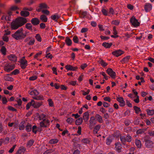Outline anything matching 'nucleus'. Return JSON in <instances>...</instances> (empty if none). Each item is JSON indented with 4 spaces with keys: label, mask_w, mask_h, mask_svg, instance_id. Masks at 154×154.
Wrapping results in <instances>:
<instances>
[{
    "label": "nucleus",
    "mask_w": 154,
    "mask_h": 154,
    "mask_svg": "<svg viewBox=\"0 0 154 154\" xmlns=\"http://www.w3.org/2000/svg\"><path fill=\"white\" fill-rule=\"evenodd\" d=\"M23 29L21 28L17 30L12 35V36L16 40H20L24 38L26 36V33L23 32Z\"/></svg>",
    "instance_id": "f257e3e1"
},
{
    "label": "nucleus",
    "mask_w": 154,
    "mask_h": 154,
    "mask_svg": "<svg viewBox=\"0 0 154 154\" xmlns=\"http://www.w3.org/2000/svg\"><path fill=\"white\" fill-rule=\"evenodd\" d=\"M120 139L122 143H126L127 141L130 142L131 141L132 137L129 135L126 136H120Z\"/></svg>",
    "instance_id": "f03ea898"
},
{
    "label": "nucleus",
    "mask_w": 154,
    "mask_h": 154,
    "mask_svg": "<svg viewBox=\"0 0 154 154\" xmlns=\"http://www.w3.org/2000/svg\"><path fill=\"white\" fill-rule=\"evenodd\" d=\"M50 122L48 119L43 120L39 123V125L41 128H46L49 126Z\"/></svg>",
    "instance_id": "7ed1b4c3"
},
{
    "label": "nucleus",
    "mask_w": 154,
    "mask_h": 154,
    "mask_svg": "<svg viewBox=\"0 0 154 154\" xmlns=\"http://www.w3.org/2000/svg\"><path fill=\"white\" fill-rule=\"evenodd\" d=\"M16 20L20 27L22 26L27 22L26 19L23 17H20L18 19H16Z\"/></svg>",
    "instance_id": "20e7f679"
},
{
    "label": "nucleus",
    "mask_w": 154,
    "mask_h": 154,
    "mask_svg": "<svg viewBox=\"0 0 154 154\" xmlns=\"http://www.w3.org/2000/svg\"><path fill=\"white\" fill-rule=\"evenodd\" d=\"M130 22L132 25L135 27L138 26L140 25L139 22L134 16H132L131 18Z\"/></svg>",
    "instance_id": "39448f33"
},
{
    "label": "nucleus",
    "mask_w": 154,
    "mask_h": 154,
    "mask_svg": "<svg viewBox=\"0 0 154 154\" xmlns=\"http://www.w3.org/2000/svg\"><path fill=\"white\" fill-rule=\"evenodd\" d=\"M15 67V65L14 64L10 65L8 64H6L4 67V70L9 72L12 70Z\"/></svg>",
    "instance_id": "423d86ee"
},
{
    "label": "nucleus",
    "mask_w": 154,
    "mask_h": 154,
    "mask_svg": "<svg viewBox=\"0 0 154 154\" xmlns=\"http://www.w3.org/2000/svg\"><path fill=\"white\" fill-rule=\"evenodd\" d=\"M114 149L118 153H120L122 151V145L120 143L118 142L115 143Z\"/></svg>",
    "instance_id": "0eeeda50"
},
{
    "label": "nucleus",
    "mask_w": 154,
    "mask_h": 154,
    "mask_svg": "<svg viewBox=\"0 0 154 154\" xmlns=\"http://www.w3.org/2000/svg\"><path fill=\"white\" fill-rule=\"evenodd\" d=\"M106 72L112 78L114 79L115 78L116 75V73L112 70V69L110 68H109L107 69Z\"/></svg>",
    "instance_id": "6e6552de"
},
{
    "label": "nucleus",
    "mask_w": 154,
    "mask_h": 154,
    "mask_svg": "<svg viewBox=\"0 0 154 154\" xmlns=\"http://www.w3.org/2000/svg\"><path fill=\"white\" fill-rule=\"evenodd\" d=\"M145 145L148 148H151L153 146V142L149 140L145 139Z\"/></svg>",
    "instance_id": "1a4fd4ad"
},
{
    "label": "nucleus",
    "mask_w": 154,
    "mask_h": 154,
    "mask_svg": "<svg viewBox=\"0 0 154 154\" xmlns=\"http://www.w3.org/2000/svg\"><path fill=\"white\" fill-rule=\"evenodd\" d=\"M94 120L95 118L94 116L90 117L89 120V128L91 129H92L93 126L96 124Z\"/></svg>",
    "instance_id": "9d476101"
},
{
    "label": "nucleus",
    "mask_w": 154,
    "mask_h": 154,
    "mask_svg": "<svg viewBox=\"0 0 154 154\" xmlns=\"http://www.w3.org/2000/svg\"><path fill=\"white\" fill-rule=\"evenodd\" d=\"M11 28L12 29H17L18 27H20L19 24L16 20L11 23Z\"/></svg>",
    "instance_id": "9b49d317"
},
{
    "label": "nucleus",
    "mask_w": 154,
    "mask_h": 154,
    "mask_svg": "<svg viewBox=\"0 0 154 154\" xmlns=\"http://www.w3.org/2000/svg\"><path fill=\"white\" fill-rule=\"evenodd\" d=\"M31 102L32 103V106L35 108H38L42 105L41 103L38 102L35 103L33 100H31Z\"/></svg>",
    "instance_id": "f8f14e48"
},
{
    "label": "nucleus",
    "mask_w": 154,
    "mask_h": 154,
    "mask_svg": "<svg viewBox=\"0 0 154 154\" xmlns=\"http://www.w3.org/2000/svg\"><path fill=\"white\" fill-rule=\"evenodd\" d=\"M112 53L113 55L118 57L122 54L123 52L121 50H119L112 52Z\"/></svg>",
    "instance_id": "ddd939ff"
},
{
    "label": "nucleus",
    "mask_w": 154,
    "mask_h": 154,
    "mask_svg": "<svg viewBox=\"0 0 154 154\" xmlns=\"http://www.w3.org/2000/svg\"><path fill=\"white\" fill-rule=\"evenodd\" d=\"M31 22L34 26H36L39 24V20L37 18H33L31 20Z\"/></svg>",
    "instance_id": "4468645a"
},
{
    "label": "nucleus",
    "mask_w": 154,
    "mask_h": 154,
    "mask_svg": "<svg viewBox=\"0 0 154 154\" xmlns=\"http://www.w3.org/2000/svg\"><path fill=\"white\" fill-rule=\"evenodd\" d=\"M27 65V61L26 60L22 59L20 62V66L23 69H24Z\"/></svg>",
    "instance_id": "2eb2a0df"
},
{
    "label": "nucleus",
    "mask_w": 154,
    "mask_h": 154,
    "mask_svg": "<svg viewBox=\"0 0 154 154\" xmlns=\"http://www.w3.org/2000/svg\"><path fill=\"white\" fill-rule=\"evenodd\" d=\"M47 7V5L45 3H42L39 5L38 8H37L36 10L38 12H40L42 11V9L46 8Z\"/></svg>",
    "instance_id": "dca6fc26"
},
{
    "label": "nucleus",
    "mask_w": 154,
    "mask_h": 154,
    "mask_svg": "<svg viewBox=\"0 0 154 154\" xmlns=\"http://www.w3.org/2000/svg\"><path fill=\"white\" fill-rule=\"evenodd\" d=\"M152 8V6L150 4L146 3L145 5L144 8L145 11L148 12L150 11Z\"/></svg>",
    "instance_id": "f3484780"
},
{
    "label": "nucleus",
    "mask_w": 154,
    "mask_h": 154,
    "mask_svg": "<svg viewBox=\"0 0 154 154\" xmlns=\"http://www.w3.org/2000/svg\"><path fill=\"white\" fill-rule=\"evenodd\" d=\"M95 119L99 122L102 123L103 122L102 117L99 114H96L95 115Z\"/></svg>",
    "instance_id": "a211bd4d"
},
{
    "label": "nucleus",
    "mask_w": 154,
    "mask_h": 154,
    "mask_svg": "<svg viewBox=\"0 0 154 154\" xmlns=\"http://www.w3.org/2000/svg\"><path fill=\"white\" fill-rule=\"evenodd\" d=\"M9 60L12 62H15L17 60V57L14 54H11L8 56Z\"/></svg>",
    "instance_id": "6ab92c4d"
},
{
    "label": "nucleus",
    "mask_w": 154,
    "mask_h": 154,
    "mask_svg": "<svg viewBox=\"0 0 154 154\" xmlns=\"http://www.w3.org/2000/svg\"><path fill=\"white\" fill-rule=\"evenodd\" d=\"M117 100L119 103V105L121 106H123L125 105V102L122 97H120L117 98Z\"/></svg>",
    "instance_id": "aec40b11"
},
{
    "label": "nucleus",
    "mask_w": 154,
    "mask_h": 154,
    "mask_svg": "<svg viewBox=\"0 0 154 154\" xmlns=\"http://www.w3.org/2000/svg\"><path fill=\"white\" fill-rule=\"evenodd\" d=\"M65 68L67 70L70 71H75L77 69V66L73 67L69 65H68L66 66Z\"/></svg>",
    "instance_id": "412c9836"
},
{
    "label": "nucleus",
    "mask_w": 154,
    "mask_h": 154,
    "mask_svg": "<svg viewBox=\"0 0 154 154\" xmlns=\"http://www.w3.org/2000/svg\"><path fill=\"white\" fill-rule=\"evenodd\" d=\"M89 113L88 112H85L83 114V118L85 121L87 122L89 119Z\"/></svg>",
    "instance_id": "4be33fe9"
},
{
    "label": "nucleus",
    "mask_w": 154,
    "mask_h": 154,
    "mask_svg": "<svg viewBox=\"0 0 154 154\" xmlns=\"http://www.w3.org/2000/svg\"><path fill=\"white\" fill-rule=\"evenodd\" d=\"M101 127L100 125H96L94 128L93 132L94 134H96L97 133L98 131L99 130Z\"/></svg>",
    "instance_id": "5701e85b"
},
{
    "label": "nucleus",
    "mask_w": 154,
    "mask_h": 154,
    "mask_svg": "<svg viewBox=\"0 0 154 154\" xmlns=\"http://www.w3.org/2000/svg\"><path fill=\"white\" fill-rule=\"evenodd\" d=\"M20 14L22 16L26 17L29 15V13L27 11H23L20 12Z\"/></svg>",
    "instance_id": "b1692460"
},
{
    "label": "nucleus",
    "mask_w": 154,
    "mask_h": 154,
    "mask_svg": "<svg viewBox=\"0 0 154 154\" xmlns=\"http://www.w3.org/2000/svg\"><path fill=\"white\" fill-rule=\"evenodd\" d=\"M135 145L138 148H140L141 147L142 144L140 141L138 139L135 140Z\"/></svg>",
    "instance_id": "393cba45"
},
{
    "label": "nucleus",
    "mask_w": 154,
    "mask_h": 154,
    "mask_svg": "<svg viewBox=\"0 0 154 154\" xmlns=\"http://www.w3.org/2000/svg\"><path fill=\"white\" fill-rule=\"evenodd\" d=\"M48 116L46 115L42 114L39 115V120H45L46 119H47Z\"/></svg>",
    "instance_id": "a878e982"
},
{
    "label": "nucleus",
    "mask_w": 154,
    "mask_h": 154,
    "mask_svg": "<svg viewBox=\"0 0 154 154\" xmlns=\"http://www.w3.org/2000/svg\"><path fill=\"white\" fill-rule=\"evenodd\" d=\"M65 42L66 45L68 46H70L71 45L72 43V41L69 38L66 37L65 39Z\"/></svg>",
    "instance_id": "bb28decb"
},
{
    "label": "nucleus",
    "mask_w": 154,
    "mask_h": 154,
    "mask_svg": "<svg viewBox=\"0 0 154 154\" xmlns=\"http://www.w3.org/2000/svg\"><path fill=\"white\" fill-rule=\"evenodd\" d=\"M29 93L31 95L37 96L38 95L39 93L37 90L35 89L30 92Z\"/></svg>",
    "instance_id": "cd10ccee"
},
{
    "label": "nucleus",
    "mask_w": 154,
    "mask_h": 154,
    "mask_svg": "<svg viewBox=\"0 0 154 154\" xmlns=\"http://www.w3.org/2000/svg\"><path fill=\"white\" fill-rule=\"evenodd\" d=\"M147 114L149 116H152L154 114V110L150 109H149L146 110Z\"/></svg>",
    "instance_id": "c85d7f7f"
},
{
    "label": "nucleus",
    "mask_w": 154,
    "mask_h": 154,
    "mask_svg": "<svg viewBox=\"0 0 154 154\" xmlns=\"http://www.w3.org/2000/svg\"><path fill=\"white\" fill-rule=\"evenodd\" d=\"M32 26L30 23H27L25 25V27L29 30L32 31Z\"/></svg>",
    "instance_id": "c756f323"
},
{
    "label": "nucleus",
    "mask_w": 154,
    "mask_h": 154,
    "mask_svg": "<svg viewBox=\"0 0 154 154\" xmlns=\"http://www.w3.org/2000/svg\"><path fill=\"white\" fill-rule=\"evenodd\" d=\"M40 19L42 22H46L47 21L48 19L45 15H41L40 17Z\"/></svg>",
    "instance_id": "7c9ffc66"
},
{
    "label": "nucleus",
    "mask_w": 154,
    "mask_h": 154,
    "mask_svg": "<svg viewBox=\"0 0 154 154\" xmlns=\"http://www.w3.org/2000/svg\"><path fill=\"white\" fill-rule=\"evenodd\" d=\"M112 44L111 43H108L104 42L102 44V45L106 48H109L112 45Z\"/></svg>",
    "instance_id": "2f4dec72"
},
{
    "label": "nucleus",
    "mask_w": 154,
    "mask_h": 154,
    "mask_svg": "<svg viewBox=\"0 0 154 154\" xmlns=\"http://www.w3.org/2000/svg\"><path fill=\"white\" fill-rule=\"evenodd\" d=\"M83 122V119L82 118H80L76 120L75 121V124L77 125H81Z\"/></svg>",
    "instance_id": "473e14b6"
},
{
    "label": "nucleus",
    "mask_w": 154,
    "mask_h": 154,
    "mask_svg": "<svg viewBox=\"0 0 154 154\" xmlns=\"http://www.w3.org/2000/svg\"><path fill=\"white\" fill-rule=\"evenodd\" d=\"M34 141V140L32 139L29 140L27 143V146L29 147H30L33 144Z\"/></svg>",
    "instance_id": "72a5a7b5"
},
{
    "label": "nucleus",
    "mask_w": 154,
    "mask_h": 154,
    "mask_svg": "<svg viewBox=\"0 0 154 154\" xmlns=\"http://www.w3.org/2000/svg\"><path fill=\"white\" fill-rule=\"evenodd\" d=\"M32 97L33 99L37 100H42L43 99L42 96L41 95L35 96L33 97Z\"/></svg>",
    "instance_id": "f704fd0d"
},
{
    "label": "nucleus",
    "mask_w": 154,
    "mask_h": 154,
    "mask_svg": "<svg viewBox=\"0 0 154 154\" xmlns=\"http://www.w3.org/2000/svg\"><path fill=\"white\" fill-rule=\"evenodd\" d=\"M32 129V126L29 124H28L26 128V130L27 132L30 131Z\"/></svg>",
    "instance_id": "c9c22d12"
},
{
    "label": "nucleus",
    "mask_w": 154,
    "mask_h": 154,
    "mask_svg": "<svg viewBox=\"0 0 154 154\" xmlns=\"http://www.w3.org/2000/svg\"><path fill=\"white\" fill-rule=\"evenodd\" d=\"M130 56H127L123 58L122 61V62L124 63L128 62L130 58Z\"/></svg>",
    "instance_id": "e433bc0d"
},
{
    "label": "nucleus",
    "mask_w": 154,
    "mask_h": 154,
    "mask_svg": "<svg viewBox=\"0 0 154 154\" xmlns=\"http://www.w3.org/2000/svg\"><path fill=\"white\" fill-rule=\"evenodd\" d=\"M140 119L139 118H135L134 121V124L136 125H138L140 121Z\"/></svg>",
    "instance_id": "4c0bfd02"
},
{
    "label": "nucleus",
    "mask_w": 154,
    "mask_h": 154,
    "mask_svg": "<svg viewBox=\"0 0 154 154\" xmlns=\"http://www.w3.org/2000/svg\"><path fill=\"white\" fill-rule=\"evenodd\" d=\"M60 17V16L57 15H54L53 16H51V18L55 20V21H57L58 19Z\"/></svg>",
    "instance_id": "58836bf2"
},
{
    "label": "nucleus",
    "mask_w": 154,
    "mask_h": 154,
    "mask_svg": "<svg viewBox=\"0 0 154 154\" xmlns=\"http://www.w3.org/2000/svg\"><path fill=\"white\" fill-rule=\"evenodd\" d=\"M100 63L103 67L106 66L107 64L105 63L103 60H101L99 61Z\"/></svg>",
    "instance_id": "ea45409f"
},
{
    "label": "nucleus",
    "mask_w": 154,
    "mask_h": 154,
    "mask_svg": "<svg viewBox=\"0 0 154 154\" xmlns=\"http://www.w3.org/2000/svg\"><path fill=\"white\" fill-rule=\"evenodd\" d=\"M1 51L2 53L4 55L6 54V49L4 46H2L1 49Z\"/></svg>",
    "instance_id": "a19ab883"
},
{
    "label": "nucleus",
    "mask_w": 154,
    "mask_h": 154,
    "mask_svg": "<svg viewBox=\"0 0 154 154\" xmlns=\"http://www.w3.org/2000/svg\"><path fill=\"white\" fill-rule=\"evenodd\" d=\"M112 142V139H111L110 137L107 138L106 139V143L107 145H110Z\"/></svg>",
    "instance_id": "79ce46f5"
},
{
    "label": "nucleus",
    "mask_w": 154,
    "mask_h": 154,
    "mask_svg": "<svg viewBox=\"0 0 154 154\" xmlns=\"http://www.w3.org/2000/svg\"><path fill=\"white\" fill-rule=\"evenodd\" d=\"M58 141V140L57 139H51L49 141V143L51 144H55Z\"/></svg>",
    "instance_id": "37998d69"
},
{
    "label": "nucleus",
    "mask_w": 154,
    "mask_h": 154,
    "mask_svg": "<svg viewBox=\"0 0 154 154\" xmlns=\"http://www.w3.org/2000/svg\"><path fill=\"white\" fill-rule=\"evenodd\" d=\"M4 79L8 81H12L13 80V79L12 78L8 76H5Z\"/></svg>",
    "instance_id": "c03bdc74"
},
{
    "label": "nucleus",
    "mask_w": 154,
    "mask_h": 154,
    "mask_svg": "<svg viewBox=\"0 0 154 154\" xmlns=\"http://www.w3.org/2000/svg\"><path fill=\"white\" fill-rule=\"evenodd\" d=\"M134 110H135L136 113L137 114L140 111V108L138 107L137 106H134Z\"/></svg>",
    "instance_id": "a18cd8bd"
},
{
    "label": "nucleus",
    "mask_w": 154,
    "mask_h": 154,
    "mask_svg": "<svg viewBox=\"0 0 154 154\" xmlns=\"http://www.w3.org/2000/svg\"><path fill=\"white\" fill-rule=\"evenodd\" d=\"M35 38L39 42L41 41V38L39 34H37L35 36Z\"/></svg>",
    "instance_id": "49530a36"
},
{
    "label": "nucleus",
    "mask_w": 154,
    "mask_h": 154,
    "mask_svg": "<svg viewBox=\"0 0 154 154\" xmlns=\"http://www.w3.org/2000/svg\"><path fill=\"white\" fill-rule=\"evenodd\" d=\"M73 41L75 43H77L78 42V38L77 36L75 35L73 36Z\"/></svg>",
    "instance_id": "de8ad7c7"
},
{
    "label": "nucleus",
    "mask_w": 154,
    "mask_h": 154,
    "mask_svg": "<svg viewBox=\"0 0 154 154\" xmlns=\"http://www.w3.org/2000/svg\"><path fill=\"white\" fill-rule=\"evenodd\" d=\"M19 73V71L17 69H15L11 73V74H14V75H16L18 74Z\"/></svg>",
    "instance_id": "09e8293b"
},
{
    "label": "nucleus",
    "mask_w": 154,
    "mask_h": 154,
    "mask_svg": "<svg viewBox=\"0 0 154 154\" xmlns=\"http://www.w3.org/2000/svg\"><path fill=\"white\" fill-rule=\"evenodd\" d=\"M25 125H23V122L20 123L19 126V129L20 130L24 129Z\"/></svg>",
    "instance_id": "8fccbe9b"
},
{
    "label": "nucleus",
    "mask_w": 154,
    "mask_h": 154,
    "mask_svg": "<svg viewBox=\"0 0 154 154\" xmlns=\"http://www.w3.org/2000/svg\"><path fill=\"white\" fill-rule=\"evenodd\" d=\"M73 119L72 118L69 117L67 119L66 121L67 123L71 124L73 122Z\"/></svg>",
    "instance_id": "3c124183"
},
{
    "label": "nucleus",
    "mask_w": 154,
    "mask_h": 154,
    "mask_svg": "<svg viewBox=\"0 0 154 154\" xmlns=\"http://www.w3.org/2000/svg\"><path fill=\"white\" fill-rule=\"evenodd\" d=\"M35 41V39L34 38H32L29 42L28 44L29 45H33Z\"/></svg>",
    "instance_id": "603ef678"
},
{
    "label": "nucleus",
    "mask_w": 154,
    "mask_h": 154,
    "mask_svg": "<svg viewBox=\"0 0 154 154\" xmlns=\"http://www.w3.org/2000/svg\"><path fill=\"white\" fill-rule=\"evenodd\" d=\"M31 106H32V103L31 102V101L29 103H27V104H26V109L28 110L29 109Z\"/></svg>",
    "instance_id": "864d4df0"
},
{
    "label": "nucleus",
    "mask_w": 154,
    "mask_h": 154,
    "mask_svg": "<svg viewBox=\"0 0 154 154\" xmlns=\"http://www.w3.org/2000/svg\"><path fill=\"white\" fill-rule=\"evenodd\" d=\"M82 143H89L90 141L87 138L83 139L82 140Z\"/></svg>",
    "instance_id": "5fc2aeb1"
},
{
    "label": "nucleus",
    "mask_w": 154,
    "mask_h": 154,
    "mask_svg": "<svg viewBox=\"0 0 154 154\" xmlns=\"http://www.w3.org/2000/svg\"><path fill=\"white\" fill-rule=\"evenodd\" d=\"M102 12L105 16H107L108 15L107 11L104 9H102L101 11Z\"/></svg>",
    "instance_id": "6e6d98bb"
},
{
    "label": "nucleus",
    "mask_w": 154,
    "mask_h": 154,
    "mask_svg": "<svg viewBox=\"0 0 154 154\" xmlns=\"http://www.w3.org/2000/svg\"><path fill=\"white\" fill-rule=\"evenodd\" d=\"M114 14V12L113 9L112 8H110L109 9V14H108V15L109 16V14H112V15L113 14Z\"/></svg>",
    "instance_id": "4d7b16f0"
},
{
    "label": "nucleus",
    "mask_w": 154,
    "mask_h": 154,
    "mask_svg": "<svg viewBox=\"0 0 154 154\" xmlns=\"http://www.w3.org/2000/svg\"><path fill=\"white\" fill-rule=\"evenodd\" d=\"M119 23V22L118 20H113L112 22V24H113L116 25H118Z\"/></svg>",
    "instance_id": "13d9d810"
},
{
    "label": "nucleus",
    "mask_w": 154,
    "mask_h": 154,
    "mask_svg": "<svg viewBox=\"0 0 154 154\" xmlns=\"http://www.w3.org/2000/svg\"><path fill=\"white\" fill-rule=\"evenodd\" d=\"M2 100L3 104H6L7 102V99L5 97H2Z\"/></svg>",
    "instance_id": "bf43d9fd"
},
{
    "label": "nucleus",
    "mask_w": 154,
    "mask_h": 154,
    "mask_svg": "<svg viewBox=\"0 0 154 154\" xmlns=\"http://www.w3.org/2000/svg\"><path fill=\"white\" fill-rule=\"evenodd\" d=\"M37 126L35 125H34L32 127V131L33 133L36 134L37 131Z\"/></svg>",
    "instance_id": "052dcab7"
},
{
    "label": "nucleus",
    "mask_w": 154,
    "mask_h": 154,
    "mask_svg": "<svg viewBox=\"0 0 154 154\" xmlns=\"http://www.w3.org/2000/svg\"><path fill=\"white\" fill-rule=\"evenodd\" d=\"M37 79V77L36 75H34L29 78V80L31 81H34Z\"/></svg>",
    "instance_id": "680f3d73"
},
{
    "label": "nucleus",
    "mask_w": 154,
    "mask_h": 154,
    "mask_svg": "<svg viewBox=\"0 0 154 154\" xmlns=\"http://www.w3.org/2000/svg\"><path fill=\"white\" fill-rule=\"evenodd\" d=\"M48 102L49 105L50 106H53V102L52 101L51 99H49L48 100Z\"/></svg>",
    "instance_id": "e2e57ef3"
},
{
    "label": "nucleus",
    "mask_w": 154,
    "mask_h": 154,
    "mask_svg": "<svg viewBox=\"0 0 154 154\" xmlns=\"http://www.w3.org/2000/svg\"><path fill=\"white\" fill-rule=\"evenodd\" d=\"M16 145H14L13 146V147L11 148V149L9 150L8 152L9 153H12V152H13V151H14V150L15 147H16Z\"/></svg>",
    "instance_id": "0e129e2a"
},
{
    "label": "nucleus",
    "mask_w": 154,
    "mask_h": 154,
    "mask_svg": "<svg viewBox=\"0 0 154 154\" xmlns=\"http://www.w3.org/2000/svg\"><path fill=\"white\" fill-rule=\"evenodd\" d=\"M3 39L4 41L8 42V38L7 36L4 35L3 37Z\"/></svg>",
    "instance_id": "69168bd1"
},
{
    "label": "nucleus",
    "mask_w": 154,
    "mask_h": 154,
    "mask_svg": "<svg viewBox=\"0 0 154 154\" xmlns=\"http://www.w3.org/2000/svg\"><path fill=\"white\" fill-rule=\"evenodd\" d=\"M87 66V65L86 63H84L81 65L80 66V67L82 69H85V68Z\"/></svg>",
    "instance_id": "338daca9"
},
{
    "label": "nucleus",
    "mask_w": 154,
    "mask_h": 154,
    "mask_svg": "<svg viewBox=\"0 0 154 154\" xmlns=\"http://www.w3.org/2000/svg\"><path fill=\"white\" fill-rule=\"evenodd\" d=\"M148 133L150 136H154V131H149Z\"/></svg>",
    "instance_id": "774afa93"
}]
</instances>
